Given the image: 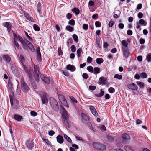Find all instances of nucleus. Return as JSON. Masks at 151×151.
I'll return each instance as SVG.
<instances>
[{
  "mask_svg": "<svg viewBox=\"0 0 151 151\" xmlns=\"http://www.w3.org/2000/svg\"><path fill=\"white\" fill-rule=\"evenodd\" d=\"M81 116L83 119V122L84 123L87 122L88 123L89 122V119L85 114L82 113Z\"/></svg>",
  "mask_w": 151,
  "mask_h": 151,
  "instance_id": "f3484780",
  "label": "nucleus"
},
{
  "mask_svg": "<svg viewBox=\"0 0 151 151\" xmlns=\"http://www.w3.org/2000/svg\"><path fill=\"white\" fill-rule=\"evenodd\" d=\"M66 29L67 30L72 32L74 30V28L70 25H68L66 27Z\"/></svg>",
  "mask_w": 151,
  "mask_h": 151,
  "instance_id": "f704fd0d",
  "label": "nucleus"
},
{
  "mask_svg": "<svg viewBox=\"0 0 151 151\" xmlns=\"http://www.w3.org/2000/svg\"><path fill=\"white\" fill-rule=\"evenodd\" d=\"M57 142L59 143L62 144L63 142V136L60 135H58L56 137Z\"/></svg>",
  "mask_w": 151,
  "mask_h": 151,
  "instance_id": "412c9836",
  "label": "nucleus"
},
{
  "mask_svg": "<svg viewBox=\"0 0 151 151\" xmlns=\"http://www.w3.org/2000/svg\"><path fill=\"white\" fill-rule=\"evenodd\" d=\"M19 40L21 42L23 49L25 50L28 49V44L26 43L24 41V40L21 36L19 37Z\"/></svg>",
  "mask_w": 151,
  "mask_h": 151,
  "instance_id": "9b49d317",
  "label": "nucleus"
},
{
  "mask_svg": "<svg viewBox=\"0 0 151 151\" xmlns=\"http://www.w3.org/2000/svg\"><path fill=\"white\" fill-rule=\"evenodd\" d=\"M4 60L6 61L7 63H9L11 60L10 57L8 55H4L3 56Z\"/></svg>",
  "mask_w": 151,
  "mask_h": 151,
  "instance_id": "4be33fe9",
  "label": "nucleus"
},
{
  "mask_svg": "<svg viewBox=\"0 0 151 151\" xmlns=\"http://www.w3.org/2000/svg\"><path fill=\"white\" fill-rule=\"evenodd\" d=\"M146 59L148 62L151 61V54H148L147 56L146 57Z\"/></svg>",
  "mask_w": 151,
  "mask_h": 151,
  "instance_id": "052dcab7",
  "label": "nucleus"
},
{
  "mask_svg": "<svg viewBox=\"0 0 151 151\" xmlns=\"http://www.w3.org/2000/svg\"><path fill=\"white\" fill-rule=\"evenodd\" d=\"M103 60L101 58H98L96 59L97 63L98 64H100L103 62Z\"/></svg>",
  "mask_w": 151,
  "mask_h": 151,
  "instance_id": "4c0bfd02",
  "label": "nucleus"
},
{
  "mask_svg": "<svg viewBox=\"0 0 151 151\" xmlns=\"http://www.w3.org/2000/svg\"><path fill=\"white\" fill-rule=\"evenodd\" d=\"M101 92L99 93L96 94H95V96L98 97H101L105 93L104 91H103L102 89H101Z\"/></svg>",
  "mask_w": 151,
  "mask_h": 151,
  "instance_id": "bb28decb",
  "label": "nucleus"
},
{
  "mask_svg": "<svg viewBox=\"0 0 151 151\" xmlns=\"http://www.w3.org/2000/svg\"><path fill=\"white\" fill-rule=\"evenodd\" d=\"M94 73L95 74H99L100 71V68L97 67H96L94 68Z\"/></svg>",
  "mask_w": 151,
  "mask_h": 151,
  "instance_id": "473e14b6",
  "label": "nucleus"
},
{
  "mask_svg": "<svg viewBox=\"0 0 151 151\" xmlns=\"http://www.w3.org/2000/svg\"><path fill=\"white\" fill-rule=\"evenodd\" d=\"M49 100L51 107L55 111L58 112L59 111V106L57 101L52 97H50Z\"/></svg>",
  "mask_w": 151,
  "mask_h": 151,
  "instance_id": "f03ea898",
  "label": "nucleus"
},
{
  "mask_svg": "<svg viewBox=\"0 0 151 151\" xmlns=\"http://www.w3.org/2000/svg\"><path fill=\"white\" fill-rule=\"evenodd\" d=\"M89 107L92 113L95 116H97L98 114L95 107L92 106H90Z\"/></svg>",
  "mask_w": 151,
  "mask_h": 151,
  "instance_id": "6ab92c4d",
  "label": "nucleus"
},
{
  "mask_svg": "<svg viewBox=\"0 0 151 151\" xmlns=\"http://www.w3.org/2000/svg\"><path fill=\"white\" fill-rule=\"evenodd\" d=\"M33 28L35 31H39L40 30L39 27L36 24H34L33 26Z\"/></svg>",
  "mask_w": 151,
  "mask_h": 151,
  "instance_id": "c03bdc74",
  "label": "nucleus"
},
{
  "mask_svg": "<svg viewBox=\"0 0 151 151\" xmlns=\"http://www.w3.org/2000/svg\"><path fill=\"white\" fill-rule=\"evenodd\" d=\"M64 137L65 139L70 144H72V141L70 137L65 134H64Z\"/></svg>",
  "mask_w": 151,
  "mask_h": 151,
  "instance_id": "c756f323",
  "label": "nucleus"
},
{
  "mask_svg": "<svg viewBox=\"0 0 151 151\" xmlns=\"http://www.w3.org/2000/svg\"><path fill=\"white\" fill-rule=\"evenodd\" d=\"M122 50L123 53V56L126 58H127L129 56L130 53L128 48L122 47Z\"/></svg>",
  "mask_w": 151,
  "mask_h": 151,
  "instance_id": "1a4fd4ad",
  "label": "nucleus"
},
{
  "mask_svg": "<svg viewBox=\"0 0 151 151\" xmlns=\"http://www.w3.org/2000/svg\"><path fill=\"white\" fill-rule=\"evenodd\" d=\"M36 52L37 54V59L39 61H41L42 60V59L39 47H38L37 48Z\"/></svg>",
  "mask_w": 151,
  "mask_h": 151,
  "instance_id": "dca6fc26",
  "label": "nucleus"
},
{
  "mask_svg": "<svg viewBox=\"0 0 151 151\" xmlns=\"http://www.w3.org/2000/svg\"><path fill=\"white\" fill-rule=\"evenodd\" d=\"M140 76L142 78H146L147 77V75L146 73L142 72L140 74Z\"/></svg>",
  "mask_w": 151,
  "mask_h": 151,
  "instance_id": "3c124183",
  "label": "nucleus"
},
{
  "mask_svg": "<svg viewBox=\"0 0 151 151\" xmlns=\"http://www.w3.org/2000/svg\"><path fill=\"white\" fill-rule=\"evenodd\" d=\"M138 23L141 25H143L144 26L146 25L147 24V22H145V21L143 19H140L139 21V22Z\"/></svg>",
  "mask_w": 151,
  "mask_h": 151,
  "instance_id": "72a5a7b5",
  "label": "nucleus"
},
{
  "mask_svg": "<svg viewBox=\"0 0 151 151\" xmlns=\"http://www.w3.org/2000/svg\"><path fill=\"white\" fill-rule=\"evenodd\" d=\"M30 114L32 116H35L37 115V113L35 111H32L30 112Z\"/></svg>",
  "mask_w": 151,
  "mask_h": 151,
  "instance_id": "338daca9",
  "label": "nucleus"
},
{
  "mask_svg": "<svg viewBox=\"0 0 151 151\" xmlns=\"http://www.w3.org/2000/svg\"><path fill=\"white\" fill-rule=\"evenodd\" d=\"M122 137V142L125 144H127L128 140H129L130 139V136L127 133L123 134Z\"/></svg>",
  "mask_w": 151,
  "mask_h": 151,
  "instance_id": "6e6552de",
  "label": "nucleus"
},
{
  "mask_svg": "<svg viewBox=\"0 0 151 151\" xmlns=\"http://www.w3.org/2000/svg\"><path fill=\"white\" fill-rule=\"evenodd\" d=\"M66 69L67 70H70L71 72H74L76 70V68L75 66L70 64L67 65Z\"/></svg>",
  "mask_w": 151,
  "mask_h": 151,
  "instance_id": "a211bd4d",
  "label": "nucleus"
},
{
  "mask_svg": "<svg viewBox=\"0 0 151 151\" xmlns=\"http://www.w3.org/2000/svg\"><path fill=\"white\" fill-rule=\"evenodd\" d=\"M42 140L44 142L46 143L48 145H50V142L48 139L43 138Z\"/></svg>",
  "mask_w": 151,
  "mask_h": 151,
  "instance_id": "bf43d9fd",
  "label": "nucleus"
},
{
  "mask_svg": "<svg viewBox=\"0 0 151 151\" xmlns=\"http://www.w3.org/2000/svg\"><path fill=\"white\" fill-rule=\"evenodd\" d=\"M96 87L94 86L90 85L89 86V89L91 91H94L96 89Z\"/></svg>",
  "mask_w": 151,
  "mask_h": 151,
  "instance_id": "680f3d73",
  "label": "nucleus"
},
{
  "mask_svg": "<svg viewBox=\"0 0 151 151\" xmlns=\"http://www.w3.org/2000/svg\"><path fill=\"white\" fill-rule=\"evenodd\" d=\"M13 44L17 49L19 48V44L16 40L14 41Z\"/></svg>",
  "mask_w": 151,
  "mask_h": 151,
  "instance_id": "0e129e2a",
  "label": "nucleus"
},
{
  "mask_svg": "<svg viewBox=\"0 0 151 151\" xmlns=\"http://www.w3.org/2000/svg\"><path fill=\"white\" fill-rule=\"evenodd\" d=\"M72 15L70 13H68L66 15V17L68 20H70L72 18Z\"/></svg>",
  "mask_w": 151,
  "mask_h": 151,
  "instance_id": "6e6d98bb",
  "label": "nucleus"
},
{
  "mask_svg": "<svg viewBox=\"0 0 151 151\" xmlns=\"http://www.w3.org/2000/svg\"><path fill=\"white\" fill-rule=\"evenodd\" d=\"M26 73L27 74V76L29 78V80L32 86L35 89H37V86L36 83L34 82L33 78L32 75V74L31 71L29 72H27Z\"/></svg>",
  "mask_w": 151,
  "mask_h": 151,
  "instance_id": "20e7f679",
  "label": "nucleus"
},
{
  "mask_svg": "<svg viewBox=\"0 0 151 151\" xmlns=\"http://www.w3.org/2000/svg\"><path fill=\"white\" fill-rule=\"evenodd\" d=\"M41 78L42 80L47 84L50 83V79L47 77L45 76L44 74H41L40 75Z\"/></svg>",
  "mask_w": 151,
  "mask_h": 151,
  "instance_id": "2eb2a0df",
  "label": "nucleus"
},
{
  "mask_svg": "<svg viewBox=\"0 0 151 151\" xmlns=\"http://www.w3.org/2000/svg\"><path fill=\"white\" fill-rule=\"evenodd\" d=\"M95 25L96 27H99L101 26V22L99 21H96L95 22Z\"/></svg>",
  "mask_w": 151,
  "mask_h": 151,
  "instance_id": "603ef678",
  "label": "nucleus"
},
{
  "mask_svg": "<svg viewBox=\"0 0 151 151\" xmlns=\"http://www.w3.org/2000/svg\"><path fill=\"white\" fill-rule=\"evenodd\" d=\"M13 39L14 40H19V37L21 36H20L18 35V36L15 33H13Z\"/></svg>",
  "mask_w": 151,
  "mask_h": 151,
  "instance_id": "37998d69",
  "label": "nucleus"
},
{
  "mask_svg": "<svg viewBox=\"0 0 151 151\" xmlns=\"http://www.w3.org/2000/svg\"><path fill=\"white\" fill-rule=\"evenodd\" d=\"M14 119L17 121H20L22 119V117L19 115L15 114L14 116Z\"/></svg>",
  "mask_w": 151,
  "mask_h": 151,
  "instance_id": "b1692460",
  "label": "nucleus"
},
{
  "mask_svg": "<svg viewBox=\"0 0 151 151\" xmlns=\"http://www.w3.org/2000/svg\"><path fill=\"white\" fill-rule=\"evenodd\" d=\"M72 37L75 42H78V37L76 34H73L72 35Z\"/></svg>",
  "mask_w": 151,
  "mask_h": 151,
  "instance_id": "a19ab883",
  "label": "nucleus"
},
{
  "mask_svg": "<svg viewBox=\"0 0 151 151\" xmlns=\"http://www.w3.org/2000/svg\"><path fill=\"white\" fill-rule=\"evenodd\" d=\"M72 11L76 15H78L80 13L79 9L75 7L72 9Z\"/></svg>",
  "mask_w": 151,
  "mask_h": 151,
  "instance_id": "393cba45",
  "label": "nucleus"
},
{
  "mask_svg": "<svg viewBox=\"0 0 151 151\" xmlns=\"http://www.w3.org/2000/svg\"><path fill=\"white\" fill-rule=\"evenodd\" d=\"M83 78L85 79H87L89 77L88 75L86 73H84L82 74Z\"/></svg>",
  "mask_w": 151,
  "mask_h": 151,
  "instance_id": "4d7b16f0",
  "label": "nucleus"
},
{
  "mask_svg": "<svg viewBox=\"0 0 151 151\" xmlns=\"http://www.w3.org/2000/svg\"><path fill=\"white\" fill-rule=\"evenodd\" d=\"M11 69L13 74L17 77H19L20 76V73L17 67L14 65L11 66Z\"/></svg>",
  "mask_w": 151,
  "mask_h": 151,
  "instance_id": "423d86ee",
  "label": "nucleus"
},
{
  "mask_svg": "<svg viewBox=\"0 0 151 151\" xmlns=\"http://www.w3.org/2000/svg\"><path fill=\"white\" fill-rule=\"evenodd\" d=\"M83 29L86 30L88 29V25L87 24H84L83 25Z\"/></svg>",
  "mask_w": 151,
  "mask_h": 151,
  "instance_id": "774afa93",
  "label": "nucleus"
},
{
  "mask_svg": "<svg viewBox=\"0 0 151 151\" xmlns=\"http://www.w3.org/2000/svg\"><path fill=\"white\" fill-rule=\"evenodd\" d=\"M122 44L124 47L127 48L128 43L125 40H122L121 42Z\"/></svg>",
  "mask_w": 151,
  "mask_h": 151,
  "instance_id": "c9c22d12",
  "label": "nucleus"
},
{
  "mask_svg": "<svg viewBox=\"0 0 151 151\" xmlns=\"http://www.w3.org/2000/svg\"><path fill=\"white\" fill-rule=\"evenodd\" d=\"M12 97L10 95L9 96V98H10V104H11V105H12L13 104V102L12 101V99H13V98L14 97V93L13 92H12Z\"/></svg>",
  "mask_w": 151,
  "mask_h": 151,
  "instance_id": "09e8293b",
  "label": "nucleus"
},
{
  "mask_svg": "<svg viewBox=\"0 0 151 151\" xmlns=\"http://www.w3.org/2000/svg\"><path fill=\"white\" fill-rule=\"evenodd\" d=\"M87 70L90 72L93 73V68L91 66H89L87 67Z\"/></svg>",
  "mask_w": 151,
  "mask_h": 151,
  "instance_id": "ea45409f",
  "label": "nucleus"
},
{
  "mask_svg": "<svg viewBox=\"0 0 151 151\" xmlns=\"http://www.w3.org/2000/svg\"><path fill=\"white\" fill-rule=\"evenodd\" d=\"M124 27V24L122 23H120L118 24V27L121 29H123Z\"/></svg>",
  "mask_w": 151,
  "mask_h": 151,
  "instance_id": "69168bd1",
  "label": "nucleus"
},
{
  "mask_svg": "<svg viewBox=\"0 0 151 151\" xmlns=\"http://www.w3.org/2000/svg\"><path fill=\"white\" fill-rule=\"evenodd\" d=\"M60 108L62 109V111L63 112V113L62 115V117L64 124L66 127H70V125L67 121V119L69 118V116L65 109L62 105L60 106Z\"/></svg>",
  "mask_w": 151,
  "mask_h": 151,
  "instance_id": "f257e3e1",
  "label": "nucleus"
},
{
  "mask_svg": "<svg viewBox=\"0 0 151 151\" xmlns=\"http://www.w3.org/2000/svg\"><path fill=\"white\" fill-rule=\"evenodd\" d=\"M108 91L110 93H112L115 92V90L113 87H110L108 89Z\"/></svg>",
  "mask_w": 151,
  "mask_h": 151,
  "instance_id": "864d4df0",
  "label": "nucleus"
},
{
  "mask_svg": "<svg viewBox=\"0 0 151 151\" xmlns=\"http://www.w3.org/2000/svg\"><path fill=\"white\" fill-rule=\"evenodd\" d=\"M34 74H39V67L36 65H34Z\"/></svg>",
  "mask_w": 151,
  "mask_h": 151,
  "instance_id": "5701e85b",
  "label": "nucleus"
},
{
  "mask_svg": "<svg viewBox=\"0 0 151 151\" xmlns=\"http://www.w3.org/2000/svg\"><path fill=\"white\" fill-rule=\"evenodd\" d=\"M28 47L31 51L32 52H34L35 51L34 47L32 44L31 43H29L28 44Z\"/></svg>",
  "mask_w": 151,
  "mask_h": 151,
  "instance_id": "cd10ccee",
  "label": "nucleus"
},
{
  "mask_svg": "<svg viewBox=\"0 0 151 151\" xmlns=\"http://www.w3.org/2000/svg\"><path fill=\"white\" fill-rule=\"evenodd\" d=\"M93 146L96 149L100 151H103L106 149V146L104 144L99 142H95L93 143Z\"/></svg>",
  "mask_w": 151,
  "mask_h": 151,
  "instance_id": "7ed1b4c3",
  "label": "nucleus"
},
{
  "mask_svg": "<svg viewBox=\"0 0 151 151\" xmlns=\"http://www.w3.org/2000/svg\"><path fill=\"white\" fill-rule=\"evenodd\" d=\"M34 75L35 80L37 82H39L40 79L39 74H34Z\"/></svg>",
  "mask_w": 151,
  "mask_h": 151,
  "instance_id": "e433bc0d",
  "label": "nucleus"
},
{
  "mask_svg": "<svg viewBox=\"0 0 151 151\" xmlns=\"http://www.w3.org/2000/svg\"><path fill=\"white\" fill-rule=\"evenodd\" d=\"M125 149L126 151H134L132 149L131 147L128 145L125 146Z\"/></svg>",
  "mask_w": 151,
  "mask_h": 151,
  "instance_id": "8fccbe9b",
  "label": "nucleus"
},
{
  "mask_svg": "<svg viewBox=\"0 0 151 151\" xmlns=\"http://www.w3.org/2000/svg\"><path fill=\"white\" fill-rule=\"evenodd\" d=\"M2 24L3 26L7 28L8 32H10L11 30L12 25L9 22H4L2 23Z\"/></svg>",
  "mask_w": 151,
  "mask_h": 151,
  "instance_id": "ddd939ff",
  "label": "nucleus"
},
{
  "mask_svg": "<svg viewBox=\"0 0 151 151\" xmlns=\"http://www.w3.org/2000/svg\"><path fill=\"white\" fill-rule=\"evenodd\" d=\"M107 138L108 140L110 142L112 141L114 139V138L113 137L109 135L107 136Z\"/></svg>",
  "mask_w": 151,
  "mask_h": 151,
  "instance_id": "5fc2aeb1",
  "label": "nucleus"
},
{
  "mask_svg": "<svg viewBox=\"0 0 151 151\" xmlns=\"http://www.w3.org/2000/svg\"><path fill=\"white\" fill-rule=\"evenodd\" d=\"M87 124L90 129H91L93 131L95 132H97L96 129L94 127H93L90 122H89V123H87Z\"/></svg>",
  "mask_w": 151,
  "mask_h": 151,
  "instance_id": "2f4dec72",
  "label": "nucleus"
},
{
  "mask_svg": "<svg viewBox=\"0 0 151 151\" xmlns=\"http://www.w3.org/2000/svg\"><path fill=\"white\" fill-rule=\"evenodd\" d=\"M24 15H25L26 18L28 20H29V21H31L32 22H34V20L33 18L30 16L29 14H28V13L27 12H24Z\"/></svg>",
  "mask_w": 151,
  "mask_h": 151,
  "instance_id": "aec40b11",
  "label": "nucleus"
},
{
  "mask_svg": "<svg viewBox=\"0 0 151 151\" xmlns=\"http://www.w3.org/2000/svg\"><path fill=\"white\" fill-rule=\"evenodd\" d=\"M24 32H25L26 36L27 38L28 39H29V40L30 41L32 42L33 40H32V38L31 37H30V36L29 35L27 32L26 31H24Z\"/></svg>",
  "mask_w": 151,
  "mask_h": 151,
  "instance_id": "a18cd8bd",
  "label": "nucleus"
},
{
  "mask_svg": "<svg viewBox=\"0 0 151 151\" xmlns=\"http://www.w3.org/2000/svg\"><path fill=\"white\" fill-rule=\"evenodd\" d=\"M21 88L22 90L24 92H27L29 90V87L26 83H25L24 81H23L21 82Z\"/></svg>",
  "mask_w": 151,
  "mask_h": 151,
  "instance_id": "9d476101",
  "label": "nucleus"
},
{
  "mask_svg": "<svg viewBox=\"0 0 151 151\" xmlns=\"http://www.w3.org/2000/svg\"><path fill=\"white\" fill-rule=\"evenodd\" d=\"M127 87L129 89L132 90H136L138 88L137 85L133 83L128 84Z\"/></svg>",
  "mask_w": 151,
  "mask_h": 151,
  "instance_id": "f8f14e48",
  "label": "nucleus"
},
{
  "mask_svg": "<svg viewBox=\"0 0 151 151\" xmlns=\"http://www.w3.org/2000/svg\"><path fill=\"white\" fill-rule=\"evenodd\" d=\"M60 101L61 102V103L63 106H65L67 108H68L69 107V106L67 104V101L65 98V99L62 100Z\"/></svg>",
  "mask_w": 151,
  "mask_h": 151,
  "instance_id": "a878e982",
  "label": "nucleus"
},
{
  "mask_svg": "<svg viewBox=\"0 0 151 151\" xmlns=\"http://www.w3.org/2000/svg\"><path fill=\"white\" fill-rule=\"evenodd\" d=\"M71 51L72 52H74L76 51V47L75 45H72L70 47Z\"/></svg>",
  "mask_w": 151,
  "mask_h": 151,
  "instance_id": "e2e57ef3",
  "label": "nucleus"
},
{
  "mask_svg": "<svg viewBox=\"0 0 151 151\" xmlns=\"http://www.w3.org/2000/svg\"><path fill=\"white\" fill-rule=\"evenodd\" d=\"M69 98L71 101V102L73 103H77V100L73 96H69Z\"/></svg>",
  "mask_w": 151,
  "mask_h": 151,
  "instance_id": "7c9ffc66",
  "label": "nucleus"
},
{
  "mask_svg": "<svg viewBox=\"0 0 151 151\" xmlns=\"http://www.w3.org/2000/svg\"><path fill=\"white\" fill-rule=\"evenodd\" d=\"M41 97L42 103L45 104H47L48 103V99L47 97V93L44 92L41 93Z\"/></svg>",
  "mask_w": 151,
  "mask_h": 151,
  "instance_id": "0eeeda50",
  "label": "nucleus"
},
{
  "mask_svg": "<svg viewBox=\"0 0 151 151\" xmlns=\"http://www.w3.org/2000/svg\"><path fill=\"white\" fill-rule=\"evenodd\" d=\"M26 145L28 148L30 150H32L34 147V144L32 140L27 141Z\"/></svg>",
  "mask_w": 151,
  "mask_h": 151,
  "instance_id": "4468645a",
  "label": "nucleus"
},
{
  "mask_svg": "<svg viewBox=\"0 0 151 151\" xmlns=\"http://www.w3.org/2000/svg\"><path fill=\"white\" fill-rule=\"evenodd\" d=\"M37 10L38 12H40L41 9V4L40 2H39L37 5Z\"/></svg>",
  "mask_w": 151,
  "mask_h": 151,
  "instance_id": "49530a36",
  "label": "nucleus"
},
{
  "mask_svg": "<svg viewBox=\"0 0 151 151\" xmlns=\"http://www.w3.org/2000/svg\"><path fill=\"white\" fill-rule=\"evenodd\" d=\"M136 83L137 85L139 86L141 88H143L145 85L144 83L142 82H140L139 81H137Z\"/></svg>",
  "mask_w": 151,
  "mask_h": 151,
  "instance_id": "c85d7f7f",
  "label": "nucleus"
},
{
  "mask_svg": "<svg viewBox=\"0 0 151 151\" xmlns=\"http://www.w3.org/2000/svg\"><path fill=\"white\" fill-rule=\"evenodd\" d=\"M122 75H119L118 74H116L114 76V78H117L118 79H122Z\"/></svg>",
  "mask_w": 151,
  "mask_h": 151,
  "instance_id": "79ce46f5",
  "label": "nucleus"
},
{
  "mask_svg": "<svg viewBox=\"0 0 151 151\" xmlns=\"http://www.w3.org/2000/svg\"><path fill=\"white\" fill-rule=\"evenodd\" d=\"M58 98L60 101L65 98L63 95L60 94L58 95Z\"/></svg>",
  "mask_w": 151,
  "mask_h": 151,
  "instance_id": "13d9d810",
  "label": "nucleus"
},
{
  "mask_svg": "<svg viewBox=\"0 0 151 151\" xmlns=\"http://www.w3.org/2000/svg\"><path fill=\"white\" fill-rule=\"evenodd\" d=\"M82 49L81 48H79L77 50V55L78 58L81 56V52H82Z\"/></svg>",
  "mask_w": 151,
  "mask_h": 151,
  "instance_id": "58836bf2",
  "label": "nucleus"
},
{
  "mask_svg": "<svg viewBox=\"0 0 151 151\" xmlns=\"http://www.w3.org/2000/svg\"><path fill=\"white\" fill-rule=\"evenodd\" d=\"M68 24L72 26H73L75 24V21L73 19L70 20L68 21Z\"/></svg>",
  "mask_w": 151,
  "mask_h": 151,
  "instance_id": "de8ad7c7",
  "label": "nucleus"
},
{
  "mask_svg": "<svg viewBox=\"0 0 151 151\" xmlns=\"http://www.w3.org/2000/svg\"><path fill=\"white\" fill-rule=\"evenodd\" d=\"M20 58H21L20 64L22 67V68L24 70L25 73H27V72H29L30 71V70L28 69L27 67L23 63L25 61V60L24 57L22 55H20Z\"/></svg>",
  "mask_w": 151,
  "mask_h": 151,
  "instance_id": "39448f33",
  "label": "nucleus"
}]
</instances>
